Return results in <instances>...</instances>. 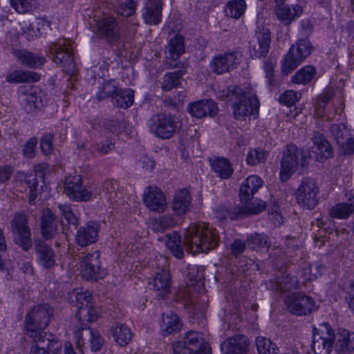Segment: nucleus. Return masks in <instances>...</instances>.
<instances>
[{
    "label": "nucleus",
    "mask_w": 354,
    "mask_h": 354,
    "mask_svg": "<svg viewBox=\"0 0 354 354\" xmlns=\"http://www.w3.org/2000/svg\"><path fill=\"white\" fill-rule=\"evenodd\" d=\"M312 348L318 354L323 351L329 354L334 347L337 353L341 354L350 353L354 351V333L346 329H339L337 335L327 322H324L319 328H314Z\"/></svg>",
    "instance_id": "1"
},
{
    "label": "nucleus",
    "mask_w": 354,
    "mask_h": 354,
    "mask_svg": "<svg viewBox=\"0 0 354 354\" xmlns=\"http://www.w3.org/2000/svg\"><path fill=\"white\" fill-rule=\"evenodd\" d=\"M226 96L230 100H234L233 111L236 119L245 120L248 115L257 112L259 106L257 98L243 88L239 86H229Z\"/></svg>",
    "instance_id": "2"
},
{
    "label": "nucleus",
    "mask_w": 354,
    "mask_h": 354,
    "mask_svg": "<svg viewBox=\"0 0 354 354\" xmlns=\"http://www.w3.org/2000/svg\"><path fill=\"white\" fill-rule=\"evenodd\" d=\"M53 315V309L48 304H37L26 313L24 321L25 335H37L46 333L44 329L49 325Z\"/></svg>",
    "instance_id": "3"
},
{
    "label": "nucleus",
    "mask_w": 354,
    "mask_h": 354,
    "mask_svg": "<svg viewBox=\"0 0 354 354\" xmlns=\"http://www.w3.org/2000/svg\"><path fill=\"white\" fill-rule=\"evenodd\" d=\"M68 300L77 307L76 317L82 331L88 328L87 323L95 321L98 317L97 310L91 304V295L88 292H84L82 288H75L69 293Z\"/></svg>",
    "instance_id": "4"
},
{
    "label": "nucleus",
    "mask_w": 354,
    "mask_h": 354,
    "mask_svg": "<svg viewBox=\"0 0 354 354\" xmlns=\"http://www.w3.org/2000/svg\"><path fill=\"white\" fill-rule=\"evenodd\" d=\"M295 199L301 208L313 209L319 201V187L316 180L310 177L302 178L295 192Z\"/></svg>",
    "instance_id": "5"
},
{
    "label": "nucleus",
    "mask_w": 354,
    "mask_h": 354,
    "mask_svg": "<svg viewBox=\"0 0 354 354\" xmlns=\"http://www.w3.org/2000/svg\"><path fill=\"white\" fill-rule=\"evenodd\" d=\"M175 115L160 113L153 115L149 120V129L155 137L169 140L174 137L179 127Z\"/></svg>",
    "instance_id": "6"
},
{
    "label": "nucleus",
    "mask_w": 354,
    "mask_h": 354,
    "mask_svg": "<svg viewBox=\"0 0 354 354\" xmlns=\"http://www.w3.org/2000/svg\"><path fill=\"white\" fill-rule=\"evenodd\" d=\"M30 339L29 354H59L62 344L51 333L25 335Z\"/></svg>",
    "instance_id": "7"
},
{
    "label": "nucleus",
    "mask_w": 354,
    "mask_h": 354,
    "mask_svg": "<svg viewBox=\"0 0 354 354\" xmlns=\"http://www.w3.org/2000/svg\"><path fill=\"white\" fill-rule=\"evenodd\" d=\"M313 49V46L307 38L297 41L283 58L281 68L283 73L287 75L295 70L311 54Z\"/></svg>",
    "instance_id": "8"
},
{
    "label": "nucleus",
    "mask_w": 354,
    "mask_h": 354,
    "mask_svg": "<svg viewBox=\"0 0 354 354\" xmlns=\"http://www.w3.org/2000/svg\"><path fill=\"white\" fill-rule=\"evenodd\" d=\"M100 257V252L97 250L81 254L80 271L84 279L97 281L106 275L105 270L102 268Z\"/></svg>",
    "instance_id": "9"
},
{
    "label": "nucleus",
    "mask_w": 354,
    "mask_h": 354,
    "mask_svg": "<svg viewBox=\"0 0 354 354\" xmlns=\"http://www.w3.org/2000/svg\"><path fill=\"white\" fill-rule=\"evenodd\" d=\"M53 60L57 64H62L66 73L72 74L75 71L71 41L66 39H59L50 46Z\"/></svg>",
    "instance_id": "10"
},
{
    "label": "nucleus",
    "mask_w": 354,
    "mask_h": 354,
    "mask_svg": "<svg viewBox=\"0 0 354 354\" xmlns=\"http://www.w3.org/2000/svg\"><path fill=\"white\" fill-rule=\"evenodd\" d=\"M10 227L15 242L24 250H30L32 247L31 233L25 214L17 212L10 221Z\"/></svg>",
    "instance_id": "11"
},
{
    "label": "nucleus",
    "mask_w": 354,
    "mask_h": 354,
    "mask_svg": "<svg viewBox=\"0 0 354 354\" xmlns=\"http://www.w3.org/2000/svg\"><path fill=\"white\" fill-rule=\"evenodd\" d=\"M205 227L206 223H192L186 230L184 241L187 252L194 254L202 252Z\"/></svg>",
    "instance_id": "12"
},
{
    "label": "nucleus",
    "mask_w": 354,
    "mask_h": 354,
    "mask_svg": "<svg viewBox=\"0 0 354 354\" xmlns=\"http://www.w3.org/2000/svg\"><path fill=\"white\" fill-rule=\"evenodd\" d=\"M286 306L288 310L296 315H306L315 310V301L308 295L295 293L286 299Z\"/></svg>",
    "instance_id": "13"
},
{
    "label": "nucleus",
    "mask_w": 354,
    "mask_h": 354,
    "mask_svg": "<svg viewBox=\"0 0 354 354\" xmlns=\"http://www.w3.org/2000/svg\"><path fill=\"white\" fill-rule=\"evenodd\" d=\"M301 158V164L303 162L304 153L299 150L295 145H288L284 151L283 158L281 162V177L288 179L290 175L297 169L299 158Z\"/></svg>",
    "instance_id": "14"
},
{
    "label": "nucleus",
    "mask_w": 354,
    "mask_h": 354,
    "mask_svg": "<svg viewBox=\"0 0 354 354\" xmlns=\"http://www.w3.org/2000/svg\"><path fill=\"white\" fill-rule=\"evenodd\" d=\"M76 336L77 338L76 346L82 354H86L87 347H89L91 352L96 353L104 344V340L100 333L91 328H85L82 332L77 331Z\"/></svg>",
    "instance_id": "15"
},
{
    "label": "nucleus",
    "mask_w": 354,
    "mask_h": 354,
    "mask_svg": "<svg viewBox=\"0 0 354 354\" xmlns=\"http://www.w3.org/2000/svg\"><path fill=\"white\" fill-rule=\"evenodd\" d=\"M64 191L71 199L75 201H88L93 197L92 192L82 186V178L79 175L66 178Z\"/></svg>",
    "instance_id": "16"
},
{
    "label": "nucleus",
    "mask_w": 354,
    "mask_h": 354,
    "mask_svg": "<svg viewBox=\"0 0 354 354\" xmlns=\"http://www.w3.org/2000/svg\"><path fill=\"white\" fill-rule=\"evenodd\" d=\"M97 36L109 43L116 42L120 37V29L118 21L113 17H106L97 23Z\"/></svg>",
    "instance_id": "17"
},
{
    "label": "nucleus",
    "mask_w": 354,
    "mask_h": 354,
    "mask_svg": "<svg viewBox=\"0 0 354 354\" xmlns=\"http://www.w3.org/2000/svg\"><path fill=\"white\" fill-rule=\"evenodd\" d=\"M143 201L145 205L153 212H163L167 207L164 193L156 186H149L145 191Z\"/></svg>",
    "instance_id": "18"
},
{
    "label": "nucleus",
    "mask_w": 354,
    "mask_h": 354,
    "mask_svg": "<svg viewBox=\"0 0 354 354\" xmlns=\"http://www.w3.org/2000/svg\"><path fill=\"white\" fill-rule=\"evenodd\" d=\"M270 41L271 32L268 29L263 28L257 32L250 43V55L256 58L265 57L269 51Z\"/></svg>",
    "instance_id": "19"
},
{
    "label": "nucleus",
    "mask_w": 354,
    "mask_h": 354,
    "mask_svg": "<svg viewBox=\"0 0 354 354\" xmlns=\"http://www.w3.org/2000/svg\"><path fill=\"white\" fill-rule=\"evenodd\" d=\"M100 225L95 221H89L77 230L75 241L81 247H86L95 243L97 241Z\"/></svg>",
    "instance_id": "20"
},
{
    "label": "nucleus",
    "mask_w": 354,
    "mask_h": 354,
    "mask_svg": "<svg viewBox=\"0 0 354 354\" xmlns=\"http://www.w3.org/2000/svg\"><path fill=\"white\" fill-rule=\"evenodd\" d=\"M187 111L193 117L203 118L206 116H215L218 113V108L212 100H201L189 104Z\"/></svg>",
    "instance_id": "21"
},
{
    "label": "nucleus",
    "mask_w": 354,
    "mask_h": 354,
    "mask_svg": "<svg viewBox=\"0 0 354 354\" xmlns=\"http://www.w3.org/2000/svg\"><path fill=\"white\" fill-rule=\"evenodd\" d=\"M248 338L243 335H237L226 339L221 345L224 354H244L249 346Z\"/></svg>",
    "instance_id": "22"
},
{
    "label": "nucleus",
    "mask_w": 354,
    "mask_h": 354,
    "mask_svg": "<svg viewBox=\"0 0 354 354\" xmlns=\"http://www.w3.org/2000/svg\"><path fill=\"white\" fill-rule=\"evenodd\" d=\"M239 59L234 53H225L215 56L211 62L213 72L222 74L236 67Z\"/></svg>",
    "instance_id": "23"
},
{
    "label": "nucleus",
    "mask_w": 354,
    "mask_h": 354,
    "mask_svg": "<svg viewBox=\"0 0 354 354\" xmlns=\"http://www.w3.org/2000/svg\"><path fill=\"white\" fill-rule=\"evenodd\" d=\"M263 185V180L258 176L252 175L248 176L242 183L240 187V198L243 203L250 201L254 194Z\"/></svg>",
    "instance_id": "24"
},
{
    "label": "nucleus",
    "mask_w": 354,
    "mask_h": 354,
    "mask_svg": "<svg viewBox=\"0 0 354 354\" xmlns=\"http://www.w3.org/2000/svg\"><path fill=\"white\" fill-rule=\"evenodd\" d=\"M162 3L161 0H147L142 11V18L149 25H158L161 21Z\"/></svg>",
    "instance_id": "25"
},
{
    "label": "nucleus",
    "mask_w": 354,
    "mask_h": 354,
    "mask_svg": "<svg viewBox=\"0 0 354 354\" xmlns=\"http://www.w3.org/2000/svg\"><path fill=\"white\" fill-rule=\"evenodd\" d=\"M35 252L39 265L46 269L52 268L55 264V254L50 246L39 240L35 243Z\"/></svg>",
    "instance_id": "26"
},
{
    "label": "nucleus",
    "mask_w": 354,
    "mask_h": 354,
    "mask_svg": "<svg viewBox=\"0 0 354 354\" xmlns=\"http://www.w3.org/2000/svg\"><path fill=\"white\" fill-rule=\"evenodd\" d=\"M56 216L49 208H44L41 212V231L45 239H50L57 233Z\"/></svg>",
    "instance_id": "27"
},
{
    "label": "nucleus",
    "mask_w": 354,
    "mask_h": 354,
    "mask_svg": "<svg viewBox=\"0 0 354 354\" xmlns=\"http://www.w3.org/2000/svg\"><path fill=\"white\" fill-rule=\"evenodd\" d=\"M275 15L277 18L285 26H289L292 21L299 17L303 12L301 6H293L292 8L289 6L280 4L276 6Z\"/></svg>",
    "instance_id": "28"
},
{
    "label": "nucleus",
    "mask_w": 354,
    "mask_h": 354,
    "mask_svg": "<svg viewBox=\"0 0 354 354\" xmlns=\"http://www.w3.org/2000/svg\"><path fill=\"white\" fill-rule=\"evenodd\" d=\"M192 198L189 192L186 189L178 192L173 199L171 209L176 215L185 214L191 204Z\"/></svg>",
    "instance_id": "29"
},
{
    "label": "nucleus",
    "mask_w": 354,
    "mask_h": 354,
    "mask_svg": "<svg viewBox=\"0 0 354 354\" xmlns=\"http://www.w3.org/2000/svg\"><path fill=\"white\" fill-rule=\"evenodd\" d=\"M149 284L156 291L158 292L160 297L164 298L169 292L171 288V277L169 272L165 270H161L156 274Z\"/></svg>",
    "instance_id": "30"
},
{
    "label": "nucleus",
    "mask_w": 354,
    "mask_h": 354,
    "mask_svg": "<svg viewBox=\"0 0 354 354\" xmlns=\"http://www.w3.org/2000/svg\"><path fill=\"white\" fill-rule=\"evenodd\" d=\"M209 162L212 169L220 178L229 179L232 176L234 169L228 159L216 157L209 159Z\"/></svg>",
    "instance_id": "31"
},
{
    "label": "nucleus",
    "mask_w": 354,
    "mask_h": 354,
    "mask_svg": "<svg viewBox=\"0 0 354 354\" xmlns=\"http://www.w3.org/2000/svg\"><path fill=\"white\" fill-rule=\"evenodd\" d=\"M41 75L34 71L16 70L8 73L6 80L10 84H23L36 82L40 80Z\"/></svg>",
    "instance_id": "32"
},
{
    "label": "nucleus",
    "mask_w": 354,
    "mask_h": 354,
    "mask_svg": "<svg viewBox=\"0 0 354 354\" xmlns=\"http://www.w3.org/2000/svg\"><path fill=\"white\" fill-rule=\"evenodd\" d=\"M15 55L22 65L32 68L41 66L46 61L43 56L25 50H16Z\"/></svg>",
    "instance_id": "33"
},
{
    "label": "nucleus",
    "mask_w": 354,
    "mask_h": 354,
    "mask_svg": "<svg viewBox=\"0 0 354 354\" xmlns=\"http://www.w3.org/2000/svg\"><path fill=\"white\" fill-rule=\"evenodd\" d=\"M110 335L121 346L127 345L131 340L133 334L124 324L116 323L110 329Z\"/></svg>",
    "instance_id": "34"
},
{
    "label": "nucleus",
    "mask_w": 354,
    "mask_h": 354,
    "mask_svg": "<svg viewBox=\"0 0 354 354\" xmlns=\"http://www.w3.org/2000/svg\"><path fill=\"white\" fill-rule=\"evenodd\" d=\"M207 344L204 342L202 335L196 331H189L184 337V354H194L201 349V345Z\"/></svg>",
    "instance_id": "35"
},
{
    "label": "nucleus",
    "mask_w": 354,
    "mask_h": 354,
    "mask_svg": "<svg viewBox=\"0 0 354 354\" xmlns=\"http://www.w3.org/2000/svg\"><path fill=\"white\" fill-rule=\"evenodd\" d=\"M269 286L273 290L288 292L297 289L299 282L297 278L293 276L283 275L280 280H271Z\"/></svg>",
    "instance_id": "36"
},
{
    "label": "nucleus",
    "mask_w": 354,
    "mask_h": 354,
    "mask_svg": "<svg viewBox=\"0 0 354 354\" xmlns=\"http://www.w3.org/2000/svg\"><path fill=\"white\" fill-rule=\"evenodd\" d=\"M202 252H208L216 248L219 242L218 232L216 228L206 223L204 227V239H203Z\"/></svg>",
    "instance_id": "37"
},
{
    "label": "nucleus",
    "mask_w": 354,
    "mask_h": 354,
    "mask_svg": "<svg viewBox=\"0 0 354 354\" xmlns=\"http://www.w3.org/2000/svg\"><path fill=\"white\" fill-rule=\"evenodd\" d=\"M181 327L182 324L176 314L173 313L167 315L162 314L161 332L163 335H168L179 331Z\"/></svg>",
    "instance_id": "38"
},
{
    "label": "nucleus",
    "mask_w": 354,
    "mask_h": 354,
    "mask_svg": "<svg viewBox=\"0 0 354 354\" xmlns=\"http://www.w3.org/2000/svg\"><path fill=\"white\" fill-rule=\"evenodd\" d=\"M314 145L317 147V153L320 156V160L332 156V147L326 138L320 133L315 132L313 138Z\"/></svg>",
    "instance_id": "39"
},
{
    "label": "nucleus",
    "mask_w": 354,
    "mask_h": 354,
    "mask_svg": "<svg viewBox=\"0 0 354 354\" xmlns=\"http://www.w3.org/2000/svg\"><path fill=\"white\" fill-rule=\"evenodd\" d=\"M133 91L131 88H118L112 99V102L115 106L126 109L133 104Z\"/></svg>",
    "instance_id": "40"
},
{
    "label": "nucleus",
    "mask_w": 354,
    "mask_h": 354,
    "mask_svg": "<svg viewBox=\"0 0 354 354\" xmlns=\"http://www.w3.org/2000/svg\"><path fill=\"white\" fill-rule=\"evenodd\" d=\"M333 93L331 91H326L321 93L317 99L315 114L317 117L324 118H326V120H331L333 119V116L326 115L325 113V106L332 99Z\"/></svg>",
    "instance_id": "41"
},
{
    "label": "nucleus",
    "mask_w": 354,
    "mask_h": 354,
    "mask_svg": "<svg viewBox=\"0 0 354 354\" xmlns=\"http://www.w3.org/2000/svg\"><path fill=\"white\" fill-rule=\"evenodd\" d=\"M166 245L171 252L178 259L183 257V250L181 245V238L177 232H174L166 236Z\"/></svg>",
    "instance_id": "42"
},
{
    "label": "nucleus",
    "mask_w": 354,
    "mask_h": 354,
    "mask_svg": "<svg viewBox=\"0 0 354 354\" xmlns=\"http://www.w3.org/2000/svg\"><path fill=\"white\" fill-rule=\"evenodd\" d=\"M248 246L254 250L268 248L270 247L269 238L265 234L254 233L248 236L246 239Z\"/></svg>",
    "instance_id": "43"
},
{
    "label": "nucleus",
    "mask_w": 354,
    "mask_h": 354,
    "mask_svg": "<svg viewBox=\"0 0 354 354\" xmlns=\"http://www.w3.org/2000/svg\"><path fill=\"white\" fill-rule=\"evenodd\" d=\"M151 227L156 232H162L174 227L176 225L175 218L171 216H162L151 221Z\"/></svg>",
    "instance_id": "44"
},
{
    "label": "nucleus",
    "mask_w": 354,
    "mask_h": 354,
    "mask_svg": "<svg viewBox=\"0 0 354 354\" xmlns=\"http://www.w3.org/2000/svg\"><path fill=\"white\" fill-rule=\"evenodd\" d=\"M226 8L227 15L238 19L244 14L247 5L244 0H231L227 3Z\"/></svg>",
    "instance_id": "45"
},
{
    "label": "nucleus",
    "mask_w": 354,
    "mask_h": 354,
    "mask_svg": "<svg viewBox=\"0 0 354 354\" xmlns=\"http://www.w3.org/2000/svg\"><path fill=\"white\" fill-rule=\"evenodd\" d=\"M316 71L312 66H306L299 70L292 78V82L296 84H306L315 77Z\"/></svg>",
    "instance_id": "46"
},
{
    "label": "nucleus",
    "mask_w": 354,
    "mask_h": 354,
    "mask_svg": "<svg viewBox=\"0 0 354 354\" xmlns=\"http://www.w3.org/2000/svg\"><path fill=\"white\" fill-rule=\"evenodd\" d=\"M353 213V205L347 206L346 203H339L333 206L329 210L331 217L338 219H346Z\"/></svg>",
    "instance_id": "47"
},
{
    "label": "nucleus",
    "mask_w": 354,
    "mask_h": 354,
    "mask_svg": "<svg viewBox=\"0 0 354 354\" xmlns=\"http://www.w3.org/2000/svg\"><path fill=\"white\" fill-rule=\"evenodd\" d=\"M243 209L239 207H235L233 209H230L226 207L220 206L215 211L216 217L220 221H223L227 218L235 220L239 217H242Z\"/></svg>",
    "instance_id": "48"
},
{
    "label": "nucleus",
    "mask_w": 354,
    "mask_h": 354,
    "mask_svg": "<svg viewBox=\"0 0 354 354\" xmlns=\"http://www.w3.org/2000/svg\"><path fill=\"white\" fill-rule=\"evenodd\" d=\"M118 86L115 84L113 81H105L99 87V91L97 93L96 97L99 101L107 99L109 97H113L118 91Z\"/></svg>",
    "instance_id": "49"
},
{
    "label": "nucleus",
    "mask_w": 354,
    "mask_h": 354,
    "mask_svg": "<svg viewBox=\"0 0 354 354\" xmlns=\"http://www.w3.org/2000/svg\"><path fill=\"white\" fill-rule=\"evenodd\" d=\"M24 182L30 189L29 202L31 204L35 200L38 194L41 192L42 185L39 187L37 176L32 174L25 176Z\"/></svg>",
    "instance_id": "50"
},
{
    "label": "nucleus",
    "mask_w": 354,
    "mask_h": 354,
    "mask_svg": "<svg viewBox=\"0 0 354 354\" xmlns=\"http://www.w3.org/2000/svg\"><path fill=\"white\" fill-rule=\"evenodd\" d=\"M169 55L172 59H177L184 53V39L180 35H176L169 41Z\"/></svg>",
    "instance_id": "51"
},
{
    "label": "nucleus",
    "mask_w": 354,
    "mask_h": 354,
    "mask_svg": "<svg viewBox=\"0 0 354 354\" xmlns=\"http://www.w3.org/2000/svg\"><path fill=\"white\" fill-rule=\"evenodd\" d=\"M182 75L183 73L180 71L165 74L162 84V89L168 91L176 88L180 84V78Z\"/></svg>",
    "instance_id": "52"
},
{
    "label": "nucleus",
    "mask_w": 354,
    "mask_h": 354,
    "mask_svg": "<svg viewBox=\"0 0 354 354\" xmlns=\"http://www.w3.org/2000/svg\"><path fill=\"white\" fill-rule=\"evenodd\" d=\"M268 157V152L262 149H254L247 155L246 161L248 165H255L263 162Z\"/></svg>",
    "instance_id": "53"
},
{
    "label": "nucleus",
    "mask_w": 354,
    "mask_h": 354,
    "mask_svg": "<svg viewBox=\"0 0 354 354\" xmlns=\"http://www.w3.org/2000/svg\"><path fill=\"white\" fill-rule=\"evenodd\" d=\"M256 345L259 354H276L274 344L269 339L258 337Z\"/></svg>",
    "instance_id": "54"
},
{
    "label": "nucleus",
    "mask_w": 354,
    "mask_h": 354,
    "mask_svg": "<svg viewBox=\"0 0 354 354\" xmlns=\"http://www.w3.org/2000/svg\"><path fill=\"white\" fill-rule=\"evenodd\" d=\"M11 6L18 13L24 14L35 8V0H10Z\"/></svg>",
    "instance_id": "55"
},
{
    "label": "nucleus",
    "mask_w": 354,
    "mask_h": 354,
    "mask_svg": "<svg viewBox=\"0 0 354 354\" xmlns=\"http://www.w3.org/2000/svg\"><path fill=\"white\" fill-rule=\"evenodd\" d=\"M330 132L337 143L344 142L346 137L350 136L349 131L344 124H333L330 127Z\"/></svg>",
    "instance_id": "56"
},
{
    "label": "nucleus",
    "mask_w": 354,
    "mask_h": 354,
    "mask_svg": "<svg viewBox=\"0 0 354 354\" xmlns=\"http://www.w3.org/2000/svg\"><path fill=\"white\" fill-rule=\"evenodd\" d=\"M245 207H241L243 209L242 216L244 215L257 214L263 212L266 207V203L263 201H255L253 203H245Z\"/></svg>",
    "instance_id": "57"
},
{
    "label": "nucleus",
    "mask_w": 354,
    "mask_h": 354,
    "mask_svg": "<svg viewBox=\"0 0 354 354\" xmlns=\"http://www.w3.org/2000/svg\"><path fill=\"white\" fill-rule=\"evenodd\" d=\"M57 207L61 215L66 219L68 223L75 225L78 224V219L73 212L70 205L59 204Z\"/></svg>",
    "instance_id": "58"
},
{
    "label": "nucleus",
    "mask_w": 354,
    "mask_h": 354,
    "mask_svg": "<svg viewBox=\"0 0 354 354\" xmlns=\"http://www.w3.org/2000/svg\"><path fill=\"white\" fill-rule=\"evenodd\" d=\"M21 34L28 40L33 39L41 35L39 23L37 22H32L28 26L25 24V26L21 28Z\"/></svg>",
    "instance_id": "59"
},
{
    "label": "nucleus",
    "mask_w": 354,
    "mask_h": 354,
    "mask_svg": "<svg viewBox=\"0 0 354 354\" xmlns=\"http://www.w3.org/2000/svg\"><path fill=\"white\" fill-rule=\"evenodd\" d=\"M300 94L295 91L289 90L283 93L279 98V102L288 106H293L299 100Z\"/></svg>",
    "instance_id": "60"
},
{
    "label": "nucleus",
    "mask_w": 354,
    "mask_h": 354,
    "mask_svg": "<svg viewBox=\"0 0 354 354\" xmlns=\"http://www.w3.org/2000/svg\"><path fill=\"white\" fill-rule=\"evenodd\" d=\"M136 6L137 1L129 0L127 3H121L117 8V12L121 16L129 17L135 12Z\"/></svg>",
    "instance_id": "61"
},
{
    "label": "nucleus",
    "mask_w": 354,
    "mask_h": 354,
    "mask_svg": "<svg viewBox=\"0 0 354 354\" xmlns=\"http://www.w3.org/2000/svg\"><path fill=\"white\" fill-rule=\"evenodd\" d=\"M118 187V182L113 180H106L102 185V191L107 195L108 198H111L116 194Z\"/></svg>",
    "instance_id": "62"
},
{
    "label": "nucleus",
    "mask_w": 354,
    "mask_h": 354,
    "mask_svg": "<svg viewBox=\"0 0 354 354\" xmlns=\"http://www.w3.org/2000/svg\"><path fill=\"white\" fill-rule=\"evenodd\" d=\"M274 66L275 63L271 60H266L264 63L263 69L266 73V77L268 80V83L270 86H273L275 82L274 73Z\"/></svg>",
    "instance_id": "63"
},
{
    "label": "nucleus",
    "mask_w": 354,
    "mask_h": 354,
    "mask_svg": "<svg viewBox=\"0 0 354 354\" xmlns=\"http://www.w3.org/2000/svg\"><path fill=\"white\" fill-rule=\"evenodd\" d=\"M53 134L46 133L41 138V150L46 155L50 154L53 151Z\"/></svg>",
    "instance_id": "64"
}]
</instances>
